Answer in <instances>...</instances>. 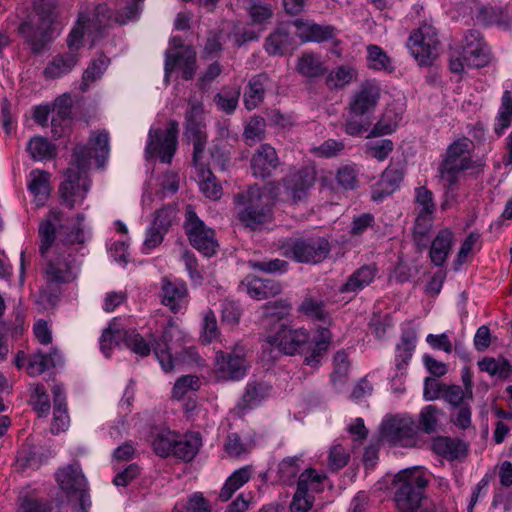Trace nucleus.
<instances>
[{
    "label": "nucleus",
    "instance_id": "b1692460",
    "mask_svg": "<svg viewBox=\"0 0 512 512\" xmlns=\"http://www.w3.org/2000/svg\"><path fill=\"white\" fill-rule=\"evenodd\" d=\"M296 28V35L302 42H325L335 35L331 25H319L311 20L296 19L290 22Z\"/></svg>",
    "mask_w": 512,
    "mask_h": 512
},
{
    "label": "nucleus",
    "instance_id": "a211bd4d",
    "mask_svg": "<svg viewBox=\"0 0 512 512\" xmlns=\"http://www.w3.org/2000/svg\"><path fill=\"white\" fill-rule=\"evenodd\" d=\"M180 331L173 322H169L164 328L162 335L158 338L152 336V347L161 368L165 372H171V362L167 361L168 356L174 351Z\"/></svg>",
    "mask_w": 512,
    "mask_h": 512
},
{
    "label": "nucleus",
    "instance_id": "79ce46f5",
    "mask_svg": "<svg viewBox=\"0 0 512 512\" xmlns=\"http://www.w3.org/2000/svg\"><path fill=\"white\" fill-rule=\"evenodd\" d=\"M122 344L140 357H146L150 354L152 339L148 342L135 329H124L120 332Z\"/></svg>",
    "mask_w": 512,
    "mask_h": 512
},
{
    "label": "nucleus",
    "instance_id": "423d86ee",
    "mask_svg": "<svg viewBox=\"0 0 512 512\" xmlns=\"http://www.w3.org/2000/svg\"><path fill=\"white\" fill-rule=\"evenodd\" d=\"M184 230L192 247L205 257H212L217 253L219 244L215 231L198 217L192 205L186 207Z\"/></svg>",
    "mask_w": 512,
    "mask_h": 512
},
{
    "label": "nucleus",
    "instance_id": "0eeeda50",
    "mask_svg": "<svg viewBox=\"0 0 512 512\" xmlns=\"http://www.w3.org/2000/svg\"><path fill=\"white\" fill-rule=\"evenodd\" d=\"M56 480L70 503L77 504L83 512L91 506L87 481L78 465H68L59 469Z\"/></svg>",
    "mask_w": 512,
    "mask_h": 512
},
{
    "label": "nucleus",
    "instance_id": "6ab92c4d",
    "mask_svg": "<svg viewBox=\"0 0 512 512\" xmlns=\"http://www.w3.org/2000/svg\"><path fill=\"white\" fill-rule=\"evenodd\" d=\"M405 170L400 164H390L381 174L379 181L373 186L371 199L382 202L400 187Z\"/></svg>",
    "mask_w": 512,
    "mask_h": 512
},
{
    "label": "nucleus",
    "instance_id": "0e129e2a",
    "mask_svg": "<svg viewBox=\"0 0 512 512\" xmlns=\"http://www.w3.org/2000/svg\"><path fill=\"white\" fill-rule=\"evenodd\" d=\"M177 212L178 208L176 204H168L155 211V216L151 224L162 229V232H168L176 219Z\"/></svg>",
    "mask_w": 512,
    "mask_h": 512
},
{
    "label": "nucleus",
    "instance_id": "bb28decb",
    "mask_svg": "<svg viewBox=\"0 0 512 512\" xmlns=\"http://www.w3.org/2000/svg\"><path fill=\"white\" fill-rule=\"evenodd\" d=\"M188 296L187 285L181 280L171 281L167 278L162 279L161 284V302L167 306L173 313H178Z\"/></svg>",
    "mask_w": 512,
    "mask_h": 512
},
{
    "label": "nucleus",
    "instance_id": "774afa93",
    "mask_svg": "<svg viewBox=\"0 0 512 512\" xmlns=\"http://www.w3.org/2000/svg\"><path fill=\"white\" fill-rule=\"evenodd\" d=\"M224 38L221 31H210L202 50L205 59L218 57L223 51Z\"/></svg>",
    "mask_w": 512,
    "mask_h": 512
},
{
    "label": "nucleus",
    "instance_id": "f03ea898",
    "mask_svg": "<svg viewBox=\"0 0 512 512\" xmlns=\"http://www.w3.org/2000/svg\"><path fill=\"white\" fill-rule=\"evenodd\" d=\"M318 332V336L311 339L306 329H293L281 324L274 335L267 337V342L286 355L304 354V364L312 368H318L328 351L330 331L321 327Z\"/></svg>",
    "mask_w": 512,
    "mask_h": 512
},
{
    "label": "nucleus",
    "instance_id": "7ed1b4c3",
    "mask_svg": "<svg viewBox=\"0 0 512 512\" xmlns=\"http://www.w3.org/2000/svg\"><path fill=\"white\" fill-rule=\"evenodd\" d=\"M428 484L429 478L422 467H409L396 473L392 480L396 508L400 512H416L426 498Z\"/></svg>",
    "mask_w": 512,
    "mask_h": 512
},
{
    "label": "nucleus",
    "instance_id": "680f3d73",
    "mask_svg": "<svg viewBox=\"0 0 512 512\" xmlns=\"http://www.w3.org/2000/svg\"><path fill=\"white\" fill-rule=\"evenodd\" d=\"M34 10L38 15V22L49 27H53L56 18V4L54 0H36Z\"/></svg>",
    "mask_w": 512,
    "mask_h": 512
},
{
    "label": "nucleus",
    "instance_id": "338daca9",
    "mask_svg": "<svg viewBox=\"0 0 512 512\" xmlns=\"http://www.w3.org/2000/svg\"><path fill=\"white\" fill-rule=\"evenodd\" d=\"M371 124L372 122L368 116H360L349 112L345 121L344 130L347 135L355 137L367 132Z\"/></svg>",
    "mask_w": 512,
    "mask_h": 512
},
{
    "label": "nucleus",
    "instance_id": "37998d69",
    "mask_svg": "<svg viewBox=\"0 0 512 512\" xmlns=\"http://www.w3.org/2000/svg\"><path fill=\"white\" fill-rule=\"evenodd\" d=\"M327 479L325 473H319L314 468L305 469L298 478L297 487L313 495L324 490V482Z\"/></svg>",
    "mask_w": 512,
    "mask_h": 512
},
{
    "label": "nucleus",
    "instance_id": "3c124183",
    "mask_svg": "<svg viewBox=\"0 0 512 512\" xmlns=\"http://www.w3.org/2000/svg\"><path fill=\"white\" fill-rule=\"evenodd\" d=\"M177 433L163 429L154 435L152 446L154 452L161 457L173 456Z\"/></svg>",
    "mask_w": 512,
    "mask_h": 512
},
{
    "label": "nucleus",
    "instance_id": "09e8293b",
    "mask_svg": "<svg viewBox=\"0 0 512 512\" xmlns=\"http://www.w3.org/2000/svg\"><path fill=\"white\" fill-rule=\"evenodd\" d=\"M476 20L484 26L497 25L507 27L509 25L508 16L505 15L503 10L499 7H480L476 14Z\"/></svg>",
    "mask_w": 512,
    "mask_h": 512
},
{
    "label": "nucleus",
    "instance_id": "aec40b11",
    "mask_svg": "<svg viewBox=\"0 0 512 512\" xmlns=\"http://www.w3.org/2000/svg\"><path fill=\"white\" fill-rule=\"evenodd\" d=\"M462 55L468 66L483 67L489 62L485 43L479 31L468 30L464 36Z\"/></svg>",
    "mask_w": 512,
    "mask_h": 512
},
{
    "label": "nucleus",
    "instance_id": "72a5a7b5",
    "mask_svg": "<svg viewBox=\"0 0 512 512\" xmlns=\"http://www.w3.org/2000/svg\"><path fill=\"white\" fill-rule=\"evenodd\" d=\"M417 333L412 327L402 330L400 342L395 348V366L398 370L405 369L416 348Z\"/></svg>",
    "mask_w": 512,
    "mask_h": 512
},
{
    "label": "nucleus",
    "instance_id": "4c0bfd02",
    "mask_svg": "<svg viewBox=\"0 0 512 512\" xmlns=\"http://www.w3.org/2000/svg\"><path fill=\"white\" fill-rule=\"evenodd\" d=\"M296 70L303 77L310 79L319 78L327 72V68L320 56L311 52L302 53L298 58Z\"/></svg>",
    "mask_w": 512,
    "mask_h": 512
},
{
    "label": "nucleus",
    "instance_id": "473e14b6",
    "mask_svg": "<svg viewBox=\"0 0 512 512\" xmlns=\"http://www.w3.org/2000/svg\"><path fill=\"white\" fill-rule=\"evenodd\" d=\"M201 445L202 438L199 432H189L184 435L177 433L173 456L184 462H190L197 455Z\"/></svg>",
    "mask_w": 512,
    "mask_h": 512
},
{
    "label": "nucleus",
    "instance_id": "6e6d98bb",
    "mask_svg": "<svg viewBox=\"0 0 512 512\" xmlns=\"http://www.w3.org/2000/svg\"><path fill=\"white\" fill-rule=\"evenodd\" d=\"M199 172V188L202 193L210 199H219L222 194V187L218 183L216 177L209 168L198 170Z\"/></svg>",
    "mask_w": 512,
    "mask_h": 512
},
{
    "label": "nucleus",
    "instance_id": "603ef678",
    "mask_svg": "<svg viewBox=\"0 0 512 512\" xmlns=\"http://www.w3.org/2000/svg\"><path fill=\"white\" fill-rule=\"evenodd\" d=\"M247 265L252 270H257L265 274H284L288 271L289 263L282 259L264 258L262 260L250 259Z\"/></svg>",
    "mask_w": 512,
    "mask_h": 512
},
{
    "label": "nucleus",
    "instance_id": "1a4fd4ad",
    "mask_svg": "<svg viewBox=\"0 0 512 512\" xmlns=\"http://www.w3.org/2000/svg\"><path fill=\"white\" fill-rule=\"evenodd\" d=\"M178 133L179 124L176 120H170L164 131L150 129L146 153L150 156L158 154L161 162L171 163L177 148Z\"/></svg>",
    "mask_w": 512,
    "mask_h": 512
},
{
    "label": "nucleus",
    "instance_id": "5fc2aeb1",
    "mask_svg": "<svg viewBox=\"0 0 512 512\" xmlns=\"http://www.w3.org/2000/svg\"><path fill=\"white\" fill-rule=\"evenodd\" d=\"M442 411L435 405H427L422 408L419 414L418 431L421 430L426 434H432L437 431L439 417Z\"/></svg>",
    "mask_w": 512,
    "mask_h": 512
},
{
    "label": "nucleus",
    "instance_id": "393cba45",
    "mask_svg": "<svg viewBox=\"0 0 512 512\" xmlns=\"http://www.w3.org/2000/svg\"><path fill=\"white\" fill-rule=\"evenodd\" d=\"M61 222V211H49L40 222L38 234L40 237L39 253L41 257H47L48 253H52L51 249L56 240L57 229L61 227Z\"/></svg>",
    "mask_w": 512,
    "mask_h": 512
},
{
    "label": "nucleus",
    "instance_id": "c85d7f7f",
    "mask_svg": "<svg viewBox=\"0 0 512 512\" xmlns=\"http://www.w3.org/2000/svg\"><path fill=\"white\" fill-rule=\"evenodd\" d=\"M183 137L186 141L207 136L206 125L203 121V104L199 101H190L185 113Z\"/></svg>",
    "mask_w": 512,
    "mask_h": 512
},
{
    "label": "nucleus",
    "instance_id": "20e7f679",
    "mask_svg": "<svg viewBox=\"0 0 512 512\" xmlns=\"http://www.w3.org/2000/svg\"><path fill=\"white\" fill-rule=\"evenodd\" d=\"M234 202L238 209V219L247 228L256 230L272 220L273 202L256 184L236 194Z\"/></svg>",
    "mask_w": 512,
    "mask_h": 512
},
{
    "label": "nucleus",
    "instance_id": "2f4dec72",
    "mask_svg": "<svg viewBox=\"0 0 512 512\" xmlns=\"http://www.w3.org/2000/svg\"><path fill=\"white\" fill-rule=\"evenodd\" d=\"M79 53L66 51L55 55L44 68L43 75L47 79H57L69 74L79 62Z\"/></svg>",
    "mask_w": 512,
    "mask_h": 512
},
{
    "label": "nucleus",
    "instance_id": "c756f323",
    "mask_svg": "<svg viewBox=\"0 0 512 512\" xmlns=\"http://www.w3.org/2000/svg\"><path fill=\"white\" fill-rule=\"evenodd\" d=\"M51 391L54 402L51 431L57 434L68 427L70 419L67 409L66 392L63 385L54 384Z\"/></svg>",
    "mask_w": 512,
    "mask_h": 512
},
{
    "label": "nucleus",
    "instance_id": "58836bf2",
    "mask_svg": "<svg viewBox=\"0 0 512 512\" xmlns=\"http://www.w3.org/2000/svg\"><path fill=\"white\" fill-rule=\"evenodd\" d=\"M60 362L61 355L57 349H52L48 354L38 351L29 358L27 372L31 376H38Z\"/></svg>",
    "mask_w": 512,
    "mask_h": 512
},
{
    "label": "nucleus",
    "instance_id": "864d4df0",
    "mask_svg": "<svg viewBox=\"0 0 512 512\" xmlns=\"http://www.w3.org/2000/svg\"><path fill=\"white\" fill-rule=\"evenodd\" d=\"M120 332H123V328L120 327L118 318H114L103 331L100 338V349L106 357H109L114 344H122Z\"/></svg>",
    "mask_w": 512,
    "mask_h": 512
},
{
    "label": "nucleus",
    "instance_id": "ddd939ff",
    "mask_svg": "<svg viewBox=\"0 0 512 512\" xmlns=\"http://www.w3.org/2000/svg\"><path fill=\"white\" fill-rule=\"evenodd\" d=\"M18 33L30 47L33 54H40L55 38V28L41 23L36 25L29 19L22 21L18 26Z\"/></svg>",
    "mask_w": 512,
    "mask_h": 512
},
{
    "label": "nucleus",
    "instance_id": "f704fd0d",
    "mask_svg": "<svg viewBox=\"0 0 512 512\" xmlns=\"http://www.w3.org/2000/svg\"><path fill=\"white\" fill-rule=\"evenodd\" d=\"M403 118L402 109L394 106H388L373 128L370 130L368 138L379 137L393 133Z\"/></svg>",
    "mask_w": 512,
    "mask_h": 512
},
{
    "label": "nucleus",
    "instance_id": "bf43d9fd",
    "mask_svg": "<svg viewBox=\"0 0 512 512\" xmlns=\"http://www.w3.org/2000/svg\"><path fill=\"white\" fill-rule=\"evenodd\" d=\"M248 14L253 25H265L270 22L273 11L269 3L250 0Z\"/></svg>",
    "mask_w": 512,
    "mask_h": 512
},
{
    "label": "nucleus",
    "instance_id": "4468645a",
    "mask_svg": "<svg viewBox=\"0 0 512 512\" xmlns=\"http://www.w3.org/2000/svg\"><path fill=\"white\" fill-rule=\"evenodd\" d=\"M380 95V86L375 81L363 82L351 96L349 112L360 116H368L376 108Z\"/></svg>",
    "mask_w": 512,
    "mask_h": 512
},
{
    "label": "nucleus",
    "instance_id": "2eb2a0df",
    "mask_svg": "<svg viewBox=\"0 0 512 512\" xmlns=\"http://www.w3.org/2000/svg\"><path fill=\"white\" fill-rule=\"evenodd\" d=\"M472 145V141L466 137L457 139L447 147L439 167L458 171H466L473 168L474 162L469 156V150Z\"/></svg>",
    "mask_w": 512,
    "mask_h": 512
},
{
    "label": "nucleus",
    "instance_id": "69168bd1",
    "mask_svg": "<svg viewBox=\"0 0 512 512\" xmlns=\"http://www.w3.org/2000/svg\"><path fill=\"white\" fill-rule=\"evenodd\" d=\"M198 353L193 347H182L180 344L174 349V351L168 356L167 361L171 362V371L177 367L190 364L196 361Z\"/></svg>",
    "mask_w": 512,
    "mask_h": 512
},
{
    "label": "nucleus",
    "instance_id": "8fccbe9b",
    "mask_svg": "<svg viewBox=\"0 0 512 512\" xmlns=\"http://www.w3.org/2000/svg\"><path fill=\"white\" fill-rule=\"evenodd\" d=\"M89 144L92 149L96 152L95 160L98 167H103L104 163L109 155V133L103 131H92L89 136Z\"/></svg>",
    "mask_w": 512,
    "mask_h": 512
},
{
    "label": "nucleus",
    "instance_id": "a18cd8bd",
    "mask_svg": "<svg viewBox=\"0 0 512 512\" xmlns=\"http://www.w3.org/2000/svg\"><path fill=\"white\" fill-rule=\"evenodd\" d=\"M357 77V70L351 65H341L330 71L326 77V86L330 89H341Z\"/></svg>",
    "mask_w": 512,
    "mask_h": 512
},
{
    "label": "nucleus",
    "instance_id": "49530a36",
    "mask_svg": "<svg viewBox=\"0 0 512 512\" xmlns=\"http://www.w3.org/2000/svg\"><path fill=\"white\" fill-rule=\"evenodd\" d=\"M325 301L311 296L305 297L298 307V311L305 316L321 322L329 321V313L325 310Z\"/></svg>",
    "mask_w": 512,
    "mask_h": 512
},
{
    "label": "nucleus",
    "instance_id": "412c9836",
    "mask_svg": "<svg viewBox=\"0 0 512 512\" xmlns=\"http://www.w3.org/2000/svg\"><path fill=\"white\" fill-rule=\"evenodd\" d=\"M279 164L277 152L270 144L264 143L252 155L250 166L252 174L256 178H269Z\"/></svg>",
    "mask_w": 512,
    "mask_h": 512
},
{
    "label": "nucleus",
    "instance_id": "a878e982",
    "mask_svg": "<svg viewBox=\"0 0 512 512\" xmlns=\"http://www.w3.org/2000/svg\"><path fill=\"white\" fill-rule=\"evenodd\" d=\"M296 46L288 24L279 25L265 40L264 48L270 56H282Z\"/></svg>",
    "mask_w": 512,
    "mask_h": 512
},
{
    "label": "nucleus",
    "instance_id": "f257e3e1",
    "mask_svg": "<svg viewBox=\"0 0 512 512\" xmlns=\"http://www.w3.org/2000/svg\"><path fill=\"white\" fill-rule=\"evenodd\" d=\"M42 258L44 259L42 267L44 283L39 289L35 304L39 311H46L58 305L63 294V286L77 279L80 266L64 243H57L52 253Z\"/></svg>",
    "mask_w": 512,
    "mask_h": 512
},
{
    "label": "nucleus",
    "instance_id": "dca6fc26",
    "mask_svg": "<svg viewBox=\"0 0 512 512\" xmlns=\"http://www.w3.org/2000/svg\"><path fill=\"white\" fill-rule=\"evenodd\" d=\"M179 66L182 72V78L186 81L191 80L196 72V51L192 46H185L181 52L171 53L167 50L165 53L164 79L169 81L170 74Z\"/></svg>",
    "mask_w": 512,
    "mask_h": 512
},
{
    "label": "nucleus",
    "instance_id": "cd10ccee",
    "mask_svg": "<svg viewBox=\"0 0 512 512\" xmlns=\"http://www.w3.org/2000/svg\"><path fill=\"white\" fill-rule=\"evenodd\" d=\"M270 82V77L265 72L253 75L248 80L243 95L244 106L247 110L251 111L263 103Z\"/></svg>",
    "mask_w": 512,
    "mask_h": 512
},
{
    "label": "nucleus",
    "instance_id": "e2e57ef3",
    "mask_svg": "<svg viewBox=\"0 0 512 512\" xmlns=\"http://www.w3.org/2000/svg\"><path fill=\"white\" fill-rule=\"evenodd\" d=\"M87 33V25L85 20V15L80 14L77 24L72 28L70 33L67 36L66 43L68 47V51L78 53L79 49L83 44L84 34Z\"/></svg>",
    "mask_w": 512,
    "mask_h": 512
},
{
    "label": "nucleus",
    "instance_id": "f8f14e48",
    "mask_svg": "<svg viewBox=\"0 0 512 512\" xmlns=\"http://www.w3.org/2000/svg\"><path fill=\"white\" fill-rule=\"evenodd\" d=\"M65 180L59 186V193L63 203L69 209L81 204L90 189V181L83 177L80 171L72 167L66 169Z\"/></svg>",
    "mask_w": 512,
    "mask_h": 512
},
{
    "label": "nucleus",
    "instance_id": "9b49d317",
    "mask_svg": "<svg viewBox=\"0 0 512 512\" xmlns=\"http://www.w3.org/2000/svg\"><path fill=\"white\" fill-rule=\"evenodd\" d=\"M217 374L224 380H239L246 375L245 348L240 343L234 345L230 352L216 353Z\"/></svg>",
    "mask_w": 512,
    "mask_h": 512
},
{
    "label": "nucleus",
    "instance_id": "f3484780",
    "mask_svg": "<svg viewBox=\"0 0 512 512\" xmlns=\"http://www.w3.org/2000/svg\"><path fill=\"white\" fill-rule=\"evenodd\" d=\"M239 290L247 293L251 298L260 301L279 295L283 290V286L277 280L260 278L249 274L240 282Z\"/></svg>",
    "mask_w": 512,
    "mask_h": 512
},
{
    "label": "nucleus",
    "instance_id": "e433bc0d",
    "mask_svg": "<svg viewBox=\"0 0 512 512\" xmlns=\"http://www.w3.org/2000/svg\"><path fill=\"white\" fill-rule=\"evenodd\" d=\"M453 233L445 228L438 232L432 241L430 259L436 266H443L446 262L453 244Z\"/></svg>",
    "mask_w": 512,
    "mask_h": 512
},
{
    "label": "nucleus",
    "instance_id": "052dcab7",
    "mask_svg": "<svg viewBox=\"0 0 512 512\" xmlns=\"http://www.w3.org/2000/svg\"><path fill=\"white\" fill-rule=\"evenodd\" d=\"M368 67L374 70H392L391 59L387 53L377 45L367 46Z\"/></svg>",
    "mask_w": 512,
    "mask_h": 512
},
{
    "label": "nucleus",
    "instance_id": "13d9d810",
    "mask_svg": "<svg viewBox=\"0 0 512 512\" xmlns=\"http://www.w3.org/2000/svg\"><path fill=\"white\" fill-rule=\"evenodd\" d=\"M414 198L415 204L417 205V213L423 215H434L436 211V204L431 190L425 186L416 187Z\"/></svg>",
    "mask_w": 512,
    "mask_h": 512
},
{
    "label": "nucleus",
    "instance_id": "39448f33",
    "mask_svg": "<svg viewBox=\"0 0 512 512\" xmlns=\"http://www.w3.org/2000/svg\"><path fill=\"white\" fill-rule=\"evenodd\" d=\"M285 256L297 263L318 264L331 252V244L325 237H299L288 240L284 245Z\"/></svg>",
    "mask_w": 512,
    "mask_h": 512
},
{
    "label": "nucleus",
    "instance_id": "5701e85b",
    "mask_svg": "<svg viewBox=\"0 0 512 512\" xmlns=\"http://www.w3.org/2000/svg\"><path fill=\"white\" fill-rule=\"evenodd\" d=\"M378 275L376 264H365L349 275L339 287L341 294H352V298L371 285Z\"/></svg>",
    "mask_w": 512,
    "mask_h": 512
},
{
    "label": "nucleus",
    "instance_id": "c9c22d12",
    "mask_svg": "<svg viewBox=\"0 0 512 512\" xmlns=\"http://www.w3.org/2000/svg\"><path fill=\"white\" fill-rule=\"evenodd\" d=\"M272 386L264 381L248 382L238 406L241 409H252L264 401L271 392Z\"/></svg>",
    "mask_w": 512,
    "mask_h": 512
},
{
    "label": "nucleus",
    "instance_id": "de8ad7c7",
    "mask_svg": "<svg viewBox=\"0 0 512 512\" xmlns=\"http://www.w3.org/2000/svg\"><path fill=\"white\" fill-rule=\"evenodd\" d=\"M512 122V92L506 90L501 98V105L494 124V131L502 135L504 130L510 127Z\"/></svg>",
    "mask_w": 512,
    "mask_h": 512
},
{
    "label": "nucleus",
    "instance_id": "9d476101",
    "mask_svg": "<svg viewBox=\"0 0 512 512\" xmlns=\"http://www.w3.org/2000/svg\"><path fill=\"white\" fill-rule=\"evenodd\" d=\"M381 434L391 444L413 447L416 445L418 427L412 417H392L383 422Z\"/></svg>",
    "mask_w": 512,
    "mask_h": 512
},
{
    "label": "nucleus",
    "instance_id": "7c9ffc66",
    "mask_svg": "<svg viewBox=\"0 0 512 512\" xmlns=\"http://www.w3.org/2000/svg\"><path fill=\"white\" fill-rule=\"evenodd\" d=\"M111 17L112 11L105 3H99L95 7L92 19L85 16L87 36L91 38V45H95L104 36Z\"/></svg>",
    "mask_w": 512,
    "mask_h": 512
},
{
    "label": "nucleus",
    "instance_id": "4be33fe9",
    "mask_svg": "<svg viewBox=\"0 0 512 512\" xmlns=\"http://www.w3.org/2000/svg\"><path fill=\"white\" fill-rule=\"evenodd\" d=\"M316 173L313 168H302L284 179V188L288 196L294 201L302 200L307 191L313 186Z\"/></svg>",
    "mask_w": 512,
    "mask_h": 512
},
{
    "label": "nucleus",
    "instance_id": "a19ab883",
    "mask_svg": "<svg viewBox=\"0 0 512 512\" xmlns=\"http://www.w3.org/2000/svg\"><path fill=\"white\" fill-rule=\"evenodd\" d=\"M110 65V58L101 53L97 58L92 59L82 75V82L80 84V90L87 92L90 84L99 80L108 66Z\"/></svg>",
    "mask_w": 512,
    "mask_h": 512
},
{
    "label": "nucleus",
    "instance_id": "c03bdc74",
    "mask_svg": "<svg viewBox=\"0 0 512 512\" xmlns=\"http://www.w3.org/2000/svg\"><path fill=\"white\" fill-rule=\"evenodd\" d=\"M27 150L33 160H50L56 157L57 148L47 138L34 136L27 144Z\"/></svg>",
    "mask_w": 512,
    "mask_h": 512
},
{
    "label": "nucleus",
    "instance_id": "ea45409f",
    "mask_svg": "<svg viewBox=\"0 0 512 512\" xmlns=\"http://www.w3.org/2000/svg\"><path fill=\"white\" fill-rule=\"evenodd\" d=\"M29 191L35 196L38 205H43L50 195V173L43 170L30 172Z\"/></svg>",
    "mask_w": 512,
    "mask_h": 512
},
{
    "label": "nucleus",
    "instance_id": "4d7b16f0",
    "mask_svg": "<svg viewBox=\"0 0 512 512\" xmlns=\"http://www.w3.org/2000/svg\"><path fill=\"white\" fill-rule=\"evenodd\" d=\"M240 89L225 88L214 96L216 106L226 114H232L238 106Z\"/></svg>",
    "mask_w": 512,
    "mask_h": 512
},
{
    "label": "nucleus",
    "instance_id": "6e6552de",
    "mask_svg": "<svg viewBox=\"0 0 512 512\" xmlns=\"http://www.w3.org/2000/svg\"><path fill=\"white\" fill-rule=\"evenodd\" d=\"M438 33L434 26L423 24L414 30L407 41V47L411 55L420 66H430L438 56Z\"/></svg>",
    "mask_w": 512,
    "mask_h": 512
}]
</instances>
